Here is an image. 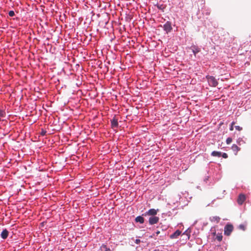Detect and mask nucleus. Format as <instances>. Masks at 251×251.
Listing matches in <instances>:
<instances>
[{"instance_id": "f257e3e1", "label": "nucleus", "mask_w": 251, "mask_h": 251, "mask_svg": "<svg viewBox=\"0 0 251 251\" xmlns=\"http://www.w3.org/2000/svg\"><path fill=\"white\" fill-rule=\"evenodd\" d=\"M206 78L210 86L216 87L218 85V82L214 76H207Z\"/></svg>"}, {"instance_id": "f03ea898", "label": "nucleus", "mask_w": 251, "mask_h": 251, "mask_svg": "<svg viewBox=\"0 0 251 251\" xmlns=\"http://www.w3.org/2000/svg\"><path fill=\"white\" fill-rule=\"evenodd\" d=\"M233 226L231 224L226 225L224 228V234L226 235L229 236L233 231Z\"/></svg>"}, {"instance_id": "7ed1b4c3", "label": "nucleus", "mask_w": 251, "mask_h": 251, "mask_svg": "<svg viewBox=\"0 0 251 251\" xmlns=\"http://www.w3.org/2000/svg\"><path fill=\"white\" fill-rule=\"evenodd\" d=\"M163 29L167 33L171 32L173 29L171 22H167L163 25Z\"/></svg>"}, {"instance_id": "20e7f679", "label": "nucleus", "mask_w": 251, "mask_h": 251, "mask_svg": "<svg viewBox=\"0 0 251 251\" xmlns=\"http://www.w3.org/2000/svg\"><path fill=\"white\" fill-rule=\"evenodd\" d=\"M159 220V217L156 216H151L149 218V222L150 225H154L158 222Z\"/></svg>"}, {"instance_id": "39448f33", "label": "nucleus", "mask_w": 251, "mask_h": 251, "mask_svg": "<svg viewBox=\"0 0 251 251\" xmlns=\"http://www.w3.org/2000/svg\"><path fill=\"white\" fill-rule=\"evenodd\" d=\"M190 49L192 50L195 56L196 55V54L197 53L201 51L200 48L196 45H192L190 47Z\"/></svg>"}, {"instance_id": "423d86ee", "label": "nucleus", "mask_w": 251, "mask_h": 251, "mask_svg": "<svg viewBox=\"0 0 251 251\" xmlns=\"http://www.w3.org/2000/svg\"><path fill=\"white\" fill-rule=\"evenodd\" d=\"M111 127L112 128H117L118 126V120L114 117L111 121Z\"/></svg>"}, {"instance_id": "0eeeda50", "label": "nucleus", "mask_w": 251, "mask_h": 251, "mask_svg": "<svg viewBox=\"0 0 251 251\" xmlns=\"http://www.w3.org/2000/svg\"><path fill=\"white\" fill-rule=\"evenodd\" d=\"M246 199L245 196L243 194L239 195L237 199V202L239 204L241 205Z\"/></svg>"}, {"instance_id": "6e6552de", "label": "nucleus", "mask_w": 251, "mask_h": 251, "mask_svg": "<svg viewBox=\"0 0 251 251\" xmlns=\"http://www.w3.org/2000/svg\"><path fill=\"white\" fill-rule=\"evenodd\" d=\"M157 211L156 210L154 209H151L149 210H148V211L145 213V215L146 216V215H148L152 216H154L155 215L157 214Z\"/></svg>"}, {"instance_id": "1a4fd4ad", "label": "nucleus", "mask_w": 251, "mask_h": 251, "mask_svg": "<svg viewBox=\"0 0 251 251\" xmlns=\"http://www.w3.org/2000/svg\"><path fill=\"white\" fill-rule=\"evenodd\" d=\"M8 234H9L8 231L6 229H5L3 230L1 232L0 236L2 239H5L7 238V237L8 236Z\"/></svg>"}, {"instance_id": "9d476101", "label": "nucleus", "mask_w": 251, "mask_h": 251, "mask_svg": "<svg viewBox=\"0 0 251 251\" xmlns=\"http://www.w3.org/2000/svg\"><path fill=\"white\" fill-rule=\"evenodd\" d=\"M181 232L180 230H177L174 233L170 235V238L171 239L176 238L178 236H179L181 234Z\"/></svg>"}, {"instance_id": "9b49d317", "label": "nucleus", "mask_w": 251, "mask_h": 251, "mask_svg": "<svg viewBox=\"0 0 251 251\" xmlns=\"http://www.w3.org/2000/svg\"><path fill=\"white\" fill-rule=\"evenodd\" d=\"M221 218L219 216H213L211 218V221L212 222H215L216 223H218L220 221Z\"/></svg>"}, {"instance_id": "f8f14e48", "label": "nucleus", "mask_w": 251, "mask_h": 251, "mask_svg": "<svg viewBox=\"0 0 251 251\" xmlns=\"http://www.w3.org/2000/svg\"><path fill=\"white\" fill-rule=\"evenodd\" d=\"M135 221L136 222H139L141 224H143L144 222V219L142 216H138L135 219Z\"/></svg>"}, {"instance_id": "ddd939ff", "label": "nucleus", "mask_w": 251, "mask_h": 251, "mask_svg": "<svg viewBox=\"0 0 251 251\" xmlns=\"http://www.w3.org/2000/svg\"><path fill=\"white\" fill-rule=\"evenodd\" d=\"M211 155L213 156L220 157L222 155V152L220 151H213L211 153Z\"/></svg>"}, {"instance_id": "4468645a", "label": "nucleus", "mask_w": 251, "mask_h": 251, "mask_svg": "<svg viewBox=\"0 0 251 251\" xmlns=\"http://www.w3.org/2000/svg\"><path fill=\"white\" fill-rule=\"evenodd\" d=\"M100 251H110V249L109 248H107L106 245L103 244L100 247Z\"/></svg>"}, {"instance_id": "2eb2a0df", "label": "nucleus", "mask_w": 251, "mask_h": 251, "mask_svg": "<svg viewBox=\"0 0 251 251\" xmlns=\"http://www.w3.org/2000/svg\"><path fill=\"white\" fill-rule=\"evenodd\" d=\"M231 149L234 151L236 152L239 151V148L235 144L232 146Z\"/></svg>"}, {"instance_id": "dca6fc26", "label": "nucleus", "mask_w": 251, "mask_h": 251, "mask_svg": "<svg viewBox=\"0 0 251 251\" xmlns=\"http://www.w3.org/2000/svg\"><path fill=\"white\" fill-rule=\"evenodd\" d=\"M232 139L230 137H228L226 139V143L227 144H230L232 142Z\"/></svg>"}, {"instance_id": "f3484780", "label": "nucleus", "mask_w": 251, "mask_h": 251, "mask_svg": "<svg viewBox=\"0 0 251 251\" xmlns=\"http://www.w3.org/2000/svg\"><path fill=\"white\" fill-rule=\"evenodd\" d=\"M8 15L10 17H13L15 15V13L13 11L11 10L8 12Z\"/></svg>"}, {"instance_id": "a211bd4d", "label": "nucleus", "mask_w": 251, "mask_h": 251, "mask_svg": "<svg viewBox=\"0 0 251 251\" xmlns=\"http://www.w3.org/2000/svg\"><path fill=\"white\" fill-rule=\"evenodd\" d=\"M235 125V122H233L231 123V125H230V130L231 131H232L233 130V128H234V125Z\"/></svg>"}, {"instance_id": "6ab92c4d", "label": "nucleus", "mask_w": 251, "mask_h": 251, "mask_svg": "<svg viewBox=\"0 0 251 251\" xmlns=\"http://www.w3.org/2000/svg\"><path fill=\"white\" fill-rule=\"evenodd\" d=\"M235 128L238 131H241L242 129V127H240L239 126H235Z\"/></svg>"}, {"instance_id": "aec40b11", "label": "nucleus", "mask_w": 251, "mask_h": 251, "mask_svg": "<svg viewBox=\"0 0 251 251\" xmlns=\"http://www.w3.org/2000/svg\"><path fill=\"white\" fill-rule=\"evenodd\" d=\"M47 131L44 129H42V131L41 132V135L42 136H44L46 135Z\"/></svg>"}, {"instance_id": "412c9836", "label": "nucleus", "mask_w": 251, "mask_h": 251, "mask_svg": "<svg viewBox=\"0 0 251 251\" xmlns=\"http://www.w3.org/2000/svg\"><path fill=\"white\" fill-rule=\"evenodd\" d=\"M221 155L224 158H227L228 157V155L226 153H223Z\"/></svg>"}, {"instance_id": "4be33fe9", "label": "nucleus", "mask_w": 251, "mask_h": 251, "mask_svg": "<svg viewBox=\"0 0 251 251\" xmlns=\"http://www.w3.org/2000/svg\"><path fill=\"white\" fill-rule=\"evenodd\" d=\"M217 238L218 241H220L222 240V236H219L217 237Z\"/></svg>"}, {"instance_id": "5701e85b", "label": "nucleus", "mask_w": 251, "mask_h": 251, "mask_svg": "<svg viewBox=\"0 0 251 251\" xmlns=\"http://www.w3.org/2000/svg\"><path fill=\"white\" fill-rule=\"evenodd\" d=\"M140 242H141V241H140L139 239H136V240H135V243H136L137 244H139Z\"/></svg>"}, {"instance_id": "b1692460", "label": "nucleus", "mask_w": 251, "mask_h": 251, "mask_svg": "<svg viewBox=\"0 0 251 251\" xmlns=\"http://www.w3.org/2000/svg\"><path fill=\"white\" fill-rule=\"evenodd\" d=\"M159 233H160V231H157L156 232V235H158Z\"/></svg>"}, {"instance_id": "393cba45", "label": "nucleus", "mask_w": 251, "mask_h": 251, "mask_svg": "<svg viewBox=\"0 0 251 251\" xmlns=\"http://www.w3.org/2000/svg\"><path fill=\"white\" fill-rule=\"evenodd\" d=\"M240 226L241 228H243V226H242V225ZM243 229H244V228H243Z\"/></svg>"}]
</instances>
